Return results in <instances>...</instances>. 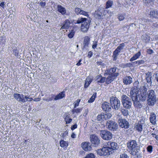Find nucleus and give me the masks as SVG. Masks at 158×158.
<instances>
[{
  "mask_svg": "<svg viewBox=\"0 0 158 158\" xmlns=\"http://www.w3.org/2000/svg\"><path fill=\"white\" fill-rule=\"evenodd\" d=\"M128 147L131 151V154L132 155H136L138 158H142V154L140 153L139 147L137 146L136 141L135 140H132L127 143Z\"/></svg>",
  "mask_w": 158,
  "mask_h": 158,
  "instance_id": "1",
  "label": "nucleus"
},
{
  "mask_svg": "<svg viewBox=\"0 0 158 158\" xmlns=\"http://www.w3.org/2000/svg\"><path fill=\"white\" fill-rule=\"evenodd\" d=\"M90 21L89 19L85 18H79L75 23L79 24L82 23L81 26V31L83 32L87 31L89 27Z\"/></svg>",
  "mask_w": 158,
  "mask_h": 158,
  "instance_id": "2",
  "label": "nucleus"
},
{
  "mask_svg": "<svg viewBox=\"0 0 158 158\" xmlns=\"http://www.w3.org/2000/svg\"><path fill=\"white\" fill-rule=\"evenodd\" d=\"M156 97L155 91L152 90H148L147 92V102L148 104L153 106L156 103Z\"/></svg>",
  "mask_w": 158,
  "mask_h": 158,
  "instance_id": "3",
  "label": "nucleus"
},
{
  "mask_svg": "<svg viewBox=\"0 0 158 158\" xmlns=\"http://www.w3.org/2000/svg\"><path fill=\"white\" fill-rule=\"evenodd\" d=\"M110 104L112 108L115 110H118L120 107V101L116 97H112L110 98Z\"/></svg>",
  "mask_w": 158,
  "mask_h": 158,
  "instance_id": "4",
  "label": "nucleus"
},
{
  "mask_svg": "<svg viewBox=\"0 0 158 158\" xmlns=\"http://www.w3.org/2000/svg\"><path fill=\"white\" fill-rule=\"evenodd\" d=\"M121 98L122 103L123 107L127 109L130 108L132 104L131 99L125 95H123Z\"/></svg>",
  "mask_w": 158,
  "mask_h": 158,
  "instance_id": "5",
  "label": "nucleus"
},
{
  "mask_svg": "<svg viewBox=\"0 0 158 158\" xmlns=\"http://www.w3.org/2000/svg\"><path fill=\"white\" fill-rule=\"evenodd\" d=\"M97 152L101 156L109 155L112 153L111 149L108 146H105L101 149H98Z\"/></svg>",
  "mask_w": 158,
  "mask_h": 158,
  "instance_id": "6",
  "label": "nucleus"
},
{
  "mask_svg": "<svg viewBox=\"0 0 158 158\" xmlns=\"http://www.w3.org/2000/svg\"><path fill=\"white\" fill-rule=\"evenodd\" d=\"M100 135L103 139L107 141L111 140L113 136L112 134L106 130L100 131Z\"/></svg>",
  "mask_w": 158,
  "mask_h": 158,
  "instance_id": "7",
  "label": "nucleus"
},
{
  "mask_svg": "<svg viewBox=\"0 0 158 158\" xmlns=\"http://www.w3.org/2000/svg\"><path fill=\"white\" fill-rule=\"evenodd\" d=\"M106 126L109 130L113 131H116L118 127L117 123L112 120L107 121L106 123Z\"/></svg>",
  "mask_w": 158,
  "mask_h": 158,
  "instance_id": "8",
  "label": "nucleus"
},
{
  "mask_svg": "<svg viewBox=\"0 0 158 158\" xmlns=\"http://www.w3.org/2000/svg\"><path fill=\"white\" fill-rule=\"evenodd\" d=\"M147 89L143 87V89H141L140 91H139L138 92V94L139 99L142 101H145L147 97Z\"/></svg>",
  "mask_w": 158,
  "mask_h": 158,
  "instance_id": "9",
  "label": "nucleus"
},
{
  "mask_svg": "<svg viewBox=\"0 0 158 158\" xmlns=\"http://www.w3.org/2000/svg\"><path fill=\"white\" fill-rule=\"evenodd\" d=\"M147 89L143 87V89H141L140 91H139L138 92V94L139 99L142 101H145L147 97Z\"/></svg>",
  "mask_w": 158,
  "mask_h": 158,
  "instance_id": "10",
  "label": "nucleus"
},
{
  "mask_svg": "<svg viewBox=\"0 0 158 158\" xmlns=\"http://www.w3.org/2000/svg\"><path fill=\"white\" fill-rule=\"evenodd\" d=\"M118 123L119 127L123 129H128L130 127L129 122L125 119H119L118 120Z\"/></svg>",
  "mask_w": 158,
  "mask_h": 158,
  "instance_id": "11",
  "label": "nucleus"
},
{
  "mask_svg": "<svg viewBox=\"0 0 158 158\" xmlns=\"http://www.w3.org/2000/svg\"><path fill=\"white\" fill-rule=\"evenodd\" d=\"M139 90L137 87H134L131 89L129 97L131 98L132 101L139 99L138 92Z\"/></svg>",
  "mask_w": 158,
  "mask_h": 158,
  "instance_id": "12",
  "label": "nucleus"
},
{
  "mask_svg": "<svg viewBox=\"0 0 158 158\" xmlns=\"http://www.w3.org/2000/svg\"><path fill=\"white\" fill-rule=\"evenodd\" d=\"M119 69L116 67L111 68L107 70V73L109 75H112L114 76V77H115L119 75Z\"/></svg>",
  "mask_w": 158,
  "mask_h": 158,
  "instance_id": "13",
  "label": "nucleus"
},
{
  "mask_svg": "<svg viewBox=\"0 0 158 158\" xmlns=\"http://www.w3.org/2000/svg\"><path fill=\"white\" fill-rule=\"evenodd\" d=\"M111 116V114L110 113H106V114L102 113L98 115L97 119L98 121L107 120L108 119L110 118Z\"/></svg>",
  "mask_w": 158,
  "mask_h": 158,
  "instance_id": "14",
  "label": "nucleus"
},
{
  "mask_svg": "<svg viewBox=\"0 0 158 158\" xmlns=\"http://www.w3.org/2000/svg\"><path fill=\"white\" fill-rule=\"evenodd\" d=\"M90 141L94 146H96L98 145L100 143V140L98 137L96 135H93L90 136Z\"/></svg>",
  "mask_w": 158,
  "mask_h": 158,
  "instance_id": "15",
  "label": "nucleus"
},
{
  "mask_svg": "<svg viewBox=\"0 0 158 158\" xmlns=\"http://www.w3.org/2000/svg\"><path fill=\"white\" fill-rule=\"evenodd\" d=\"M14 97L16 100L23 103L26 102L25 99L24 95L22 94H14L13 95Z\"/></svg>",
  "mask_w": 158,
  "mask_h": 158,
  "instance_id": "16",
  "label": "nucleus"
},
{
  "mask_svg": "<svg viewBox=\"0 0 158 158\" xmlns=\"http://www.w3.org/2000/svg\"><path fill=\"white\" fill-rule=\"evenodd\" d=\"M90 43V38L88 36H85L84 39L82 49L83 51H87L88 49V46Z\"/></svg>",
  "mask_w": 158,
  "mask_h": 158,
  "instance_id": "17",
  "label": "nucleus"
},
{
  "mask_svg": "<svg viewBox=\"0 0 158 158\" xmlns=\"http://www.w3.org/2000/svg\"><path fill=\"white\" fill-rule=\"evenodd\" d=\"M105 146H108L110 147V148L111 149V151L113 150H115L117 149L118 148V145L117 143L115 142H112L111 141H108L106 142L105 144Z\"/></svg>",
  "mask_w": 158,
  "mask_h": 158,
  "instance_id": "18",
  "label": "nucleus"
},
{
  "mask_svg": "<svg viewBox=\"0 0 158 158\" xmlns=\"http://www.w3.org/2000/svg\"><path fill=\"white\" fill-rule=\"evenodd\" d=\"M111 105L109 103L105 102L102 104V110L105 111H110L111 110Z\"/></svg>",
  "mask_w": 158,
  "mask_h": 158,
  "instance_id": "19",
  "label": "nucleus"
},
{
  "mask_svg": "<svg viewBox=\"0 0 158 158\" xmlns=\"http://www.w3.org/2000/svg\"><path fill=\"white\" fill-rule=\"evenodd\" d=\"M81 147L85 151H89L91 149L90 143L89 142H83L81 144Z\"/></svg>",
  "mask_w": 158,
  "mask_h": 158,
  "instance_id": "20",
  "label": "nucleus"
},
{
  "mask_svg": "<svg viewBox=\"0 0 158 158\" xmlns=\"http://www.w3.org/2000/svg\"><path fill=\"white\" fill-rule=\"evenodd\" d=\"M75 12L77 15L80 14L86 16H89L87 12L82 10L81 8H75Z\"/></svg>",
  "mask_w": 158,
  "mask_h": 158,
  "instance_id": "21",
  "label": "nucleus"
},
{
  "mask_svg": "<svg viewBox=\"0 0 158 158\" xmlns=\"http://www.w3.org/2000/svg\"><path fill=\"white\" fill-rule=\"evenodd\" d=\"M132 101L135 107L138 109L141 108L142 107L143 105L141 103V102H143L142 100L137 99Z\"/></svg>",
  "mask_w": 158,
  "mask_h": 158,
  "instance_id": "22",
  "label": "nucleus"
},
{
  "mask_svg": "<svg viewBox=\"0 0 158 158\" xmlns=\"http://www.w3.org/2000/svg\"><path fill=\"white\" fill-rule=\"evenodd\" d=\"M156 115L153 113H151L150 115V122L153 125L156 124Z\"/></svg>",
  "mask_w": 158,
  "mask_h": 158,
  "instance_id": "23",
  "label": "nucleus"
},
{
  "mask_svg": "<svg viewBox=\"0 0 158 158\" xmlns=\"http://www.w3.org/2000/svg\"><path fill=\"white\" fill-rule=\"evenodd\" d=\"M149 15L151 17L158 19V10L155 9L151 10Z\"/></svg>",
  "mask_w": 158,
  "mask_h": 158,
  "instance_id": "24",
  "label": "nucleus"
},
{
  "mask_svg": "<svg viewBox=\"0 0 158 158\" xmlns=\"http://www.w3.org/2000/svg\"><path fill=\"white\" fill-rule=\"evenodd\" d=\"M70 22L69 19L66 20L64 22L61 29H67L70 26Z\"/></svg>",
  "mask_w": 158,
  "mask_h": 158,
  "instance_id": "25",
  "label": "nucleus"
},
{
  "mask_svg": "<svg viewBox=\"0 0 158 158\" xmlns=\"http://www.w3.org/2000/svg\"><path fill=\"white\" fill-rule=\"evenodd\" d=\"M143 123L141 122V121L139 122L137 124L135 127V129L136 130L139 132H141L143 129Z\"/></svg>",
  "mask_w": 158,
  "mask_h": 158,
  "instance_id": "26",
  "label": "nucleus"
},
{
  "mask_svg": "<svg viewBox=\"0 0 158 158\" xmlns=\"http://www.w3.org/2000/svg\"><path fill=\"white\" fill-rule=\"evenodd\" d=\"M60 146L64 149H66L69 145V143L63 139L61 140L59 142Z\"/></svg>",
  "mask_w": 158,
  "mask_h": 158,
  "instance_id": "27",
  "label": "nucleus"
},
{
  "mask_svg": "<svg viewBox=\"0 0 158 158\" xmlns=\"http://www.w3.org/2000/svg\"><path fill=\"white\" fill-rule=\"evenodd\" d=\"M146 81L147 82L150 84L152 83L151 80L152 73L151 72H148L146 73Z\"/></svg>",
  "mask_w": 158,
  "mask_h": 158,
  "instance_id": "28",
  "label": "nucleus"
},
{
  "mask_svg": "<svg viewBox=\"0 0 158 158\" xmlns=\"http://www.w3.org/2000/svg\"><path fill=\"white\" fill-rule=\"evenodd\" d=\"M57 11L62 15H64L66 13V10L60 5H58L57 6Z\"/></svg>",
  "mask_w": 158,
  "mask_h": 158,
  "instance_id": "29",
  "label": "nucleus"
},
{
  "mask_svg": "<svg viewBox=\"0 0 158 158\" xmlns=\"http://www.w3.org/2000/svg\"><path fill=\"white\" fill-rule=\"evenodd\" d=\"M65 96V92L63 91L58 94L56 95L54 99V100H56L61 99Z\"/></svg>",
  "mask_w": 158,
  "mask_h": 158,
  "instance_id": "30",
  "label": "nucleus"
},
{
  "mask_svg": "<svg viewBox=\"0 0 158 158\" xmlns=\"http://www.w3.org/2000/svg\"><path fill=\"white\" fill-rule=\"evenodd\" d=\"M132 78L131 77H125L123 79V82L125 85L130 84L132 83Z\"/></svg>",
  "mask_w": 158,
  "mask_h": 158,
  "instance_id": "31",
  "label": "nucleus"
},
{
  "mask_svg": "<svg viewBox=\"0 0 158 158\" xmlns=\"http://www.w3.org/2000/svg\"><path fill=\"white\" fill-rule=\"evenodd\" d=\"M106 80L105 77H103L101 76L98 75L96 77V80H97L98 83L99 84V83H102L104 82Z\"/></svg>",
  "mask_w": 158,
  "mask_h": 158,
  "instance_id": "32",
  "label": "nucleus"
},
{
  "mask_svg": "<svg viewBox=\"0 0 158 158\" xmlns=\"http://www.w3.org/2000/svg\"><path fill=\"white\" fill-rule=\"evenodd\" d=\"M116 77H114V76L110 75H109L106 79L105 81L106 84H109L112 82L114 79Z\"/></svg>",
  "mask_w": 158,
  "mask_h": 158,
  "instance_id": "33",
  "label": "nucleus"
},
{
  "mask_svg": "<svg viewBox=\"0 0 158 158\" xmlns=\"http://www.w3.org/2000/svg\"><path fill=\"white\" fill-rule=\"evenodd\" d=\"M141 55V52L140 51L138 52L137 53L134 55L130 60V61L132 62L135 60L139 58Z\"/></svg>",
  "mask_w": 158,
  "mask_h": 158,
  "instance_id": "34",
  "label": "nucleus"
},
{
  "mask_svg": "<svg viewBox=\"0 0 158 158\" xmlns=\"http://www.w3.org/2000/svg\"><path fill=\"white\" fill-rule=\"evenodd\" d=\"M92 78L90 77H87L86 78L85 81V88L88 87L92 81Z\"/></svg>",
  "mask_w": 158,
  "mask_h": 158,
  "instance_id": "35",
  "label": "nucleus"
},
{
  "mask_svg": "<svg viewBox=\"0 0 158 158\" xmlns=\"http://www.w3.org/2000/svg\"><path fill=\"white\" fill-rule=\"evenodd\" d=\"M94 16L96 18L101 19L102 16V13L100 10H97L95 11Z\"/></svg>",
  "mask_w": 158,
  "mask_h": 158,
  "instance_id": "36",
  "label": "nucleus"
},
{
  "mask_svg": "<svg viewBox=\"0 0 158 158\" xmlns=\"http://www.w3.org/2000/svg\"><path fill=\"white\" fill-rule=\"evenodd\" d=\"M119 52L118 51H116L115 50L113 52L112 55L113 60L115 61L117 60Z\"/></svg>",
  "mask_w": 158,
  "mask_h": 158,
  "instance_id": "37",
  "label": "nucleus"
},
{
  "mask_svg": "<svg viewBox=\"0 0 158 158\" xmlns=\"http://www.w3.org/2000/svg\"><path fill=\"white\" fill-rule=\"evenodd\" d=\"M144 21L146 22L147 23H149L150 25H151L152 27H156L158 26V24H157L156 23L152 22L151 20L144 19Z\"/></svg>",
  "mask_w": 158,
  "mask_h": 158,
  "instance_id": "38",
  "label": "nucleus"
},
{
  "mask_svg": "<svg viewBox=\"0 0 158 158\" xmlns=\"http://www.w3.org/2000/svg\"><path fill=\"white\" fill-rule=\"evenodd\" d=\"M125 45L124 43H123L120 44L119 46H118L117 48L115 49L116 50V51H118L119 52H120V51L123 49V47L125 46Z\"/></svg>",
  "mask_w": 158,
  "mask_h": 158,
  "instance_id": "39",
  "label": "nucleus"
},
{
  "mask_svg": "<svg viewBox=\"0 0 158 158\" xmlns=\"http://www.w3.org/2000/svg\"><path fill=\"white\" fill-rule=\"evenodd\" d=\"M113 4V2L112 1L108 0L106 3V9L111 7Z\"/></svg>",
  "mask_w": 158,
  "mask_h": 158,
  "instance_id": "40",
  "label": "nucleus"
},
{
  "mask_svg": "<svg viewBox=\"0 0 158 158\" xmlns=\"http://www.w3.org/2000/svg\"><path fill=\"white\" fill-rule=\"evenodd\" d=\"M96 93H95L93 94L92 96L89 98L88 101L89 103H92L95 100L96 97Z\"/></svg>",
  "mask_w": 158,
  "mask_h": 158,
  "instance_id": "41",
  "label": "nucleus"
},
{
  "mask_svg": "<svg viewBox=\"0 0 158 158\" xmlns=\"http://www.w3.org/2000/svg\"><path fill=\"white\" fill-rule=\"evenodd\" d=\"M64 119L66 122V124L70 123L72 121V119L71 118H69V116L68 115L66 116Z\"/></svg>",
  "mask_w": 158,
  "mask_h": 158,
  "instance_id": "42",
  "label": "nucleus"
},
{
  "mask_svg": "<svg viewBox=\"0 0 158 158\" xmlns=\"http://www.w3.org/2000/svg\"><path fill=\"white\" fill-rule=\"evenodd\" d=\"M121 112L122 114L125 116H127L129 114L128 110L126 109H122Z\"/></svg>",
  "mask_w": 158,
  "mask_h": 158,
  "instance_id": "43",
  "label": "nucleus"
},
{
  "mask_svg": "<svg viewBox=\"0 0 158 158\" xmlns=\"http://www.w3.org/2000/svg\"><path fill=\"white\" fill-rule=\"evenodd\" d=\"M83 158H95V156L94 154L90 153L87 154Z\"/></svg>",
  "mask_w": 158,
  "mask_h": 158,
  "instance_id": "44",
  "label": "nucleus"
},
{
  "mask_svg": "<svg viewBox=\"0 0 158 158\" xmlns=\"http://www.w3.org/2000/svg\"><path fill=\"white\" fill-rule=\"evenodd\" d=\"M118 18L120 21L123 20L125 18V15L122 14L118 15Z\"/></svg>",
  "mask_w": 158,
  "mask_h": 158,
  "instance_id": "45",
  "label": "nucleus"
},
{
  "mask_svg": "<svg viewBox=\"0 0 158 158\" xmlns=\"http://www.w3.org/2000/svg\"><path fill=\"white\" fill-rule=\"evenodd\" d=\"M147 151L148 152H149L150 153H151L152 152V149H153L152 146L151 145L148 146L147 148Z\"/></svg>",
  "mask_w": 158,
  "mask_h": 158,
  "instance_id": "46",
  "label": "nucleus"
},
{
  "mask_svg": "<svg viewBox=\"0 0 158 158\" xmlns=\"http://www.w3.org/2000/svg\"><path fill=\"white\" fill-rule=\"evenodd\" d=\"M131 66H133L132 62L126 63L123 65L124 68H127L128 67H130Z\"/></svg>",
  "mask_w": 158,
  "mask_h": 158,
  "instance_id": "47",
  "label": "nucleus"
},
{
  "mask_svg": "<svg viewBox=\"0 0 158 158\" xmlns=\"http://www.w3.org/2000/svg\"><path fill=\"white\" fill-rule=\"evenodd\" d=\"M74 34L75 32L72 31L71 32L69 33L68 34V36L69 38H72L74 36Z\"/></svg>",
  "mask_w": 158,
  "mask_h": 158,
  "instance_id": "48",
  "label": "nucleus"
},
{
  "mask_svg": "<svg viewBox=\"0 0 158 158\" xmlns=\"http://www.w3.org/2000/svg\"><path fill=\"white\" fill-rule=\"evenodd\" d=\"M25 99L26 102L27 101H28L29 102H31L33 100L32 98H30L29 96H25Z\"/></svg>",
  "mask_w": 158,
  "mask_h": 158,
  "instance_id": "49",
  "label": "nucleus"
},
{
  "mask_svg": "<svg viewBox=\"0 0 158 158\" xmlns=\"http://www.w3.org/2000/svg\"><path fill=\"white\" fill-rule=\"evenodd\" d=\"M12 52L13 53L15 56H18L19 54V51H18L16 48L13 49Z\"/></svg>",
  "mask_w": 158,
  "mask_h": 158,
  "instance_id": "50",
  "label": "nucleus"
},
{
  "mask_svg": "<svg viewBox=\"0 0 158 158\" xmlns=\"http://www.w3.org/2000/svg\"><path fill=\"white\" fill-rule=\"evenodd\" d=\"M119 158H129V156L126 153H123L120 154Z\"/></svg>",
  "mask_w": 158,
  "mask_h": 158,
  "instance_id": "51",
  "label": "nucleus"
},
{
  "mask_svg": "<svg viewBox=\"0 0 158 158\" xmlns=\"http://www.w3.org/2000/svg\"><path fill=\"white\" fill-rule=\"evenodd\" d=\"M80 101V100L77 99L76 101L74 102V108H76L77 106H78L79 105V103Z\"/></svg>",
  "mask_w": 158,
  "mask_h": 158,
  "instance_id": "52",
  "label": "nucleus"
},
{
  "mask_svg": "<svg viewBox=\"0 0 158 158\" xmlns=\"http://www.w3.org/2000/svg\"><path fill=\"white\" fill-rule=\"evenodd\" d=\"M68 134V132L67 131H64L63 133H61L60 135L61 137H64V136L67 135Z\"/></svg>",
  "mask_w": 158,
  "mask_h": 158,
  "instance_id": "53",
  "label": "nucleus"
},
{
  "mask_svg": "<svg viewBox=\"0 0 158 158\" xmlns=\"http://www.w3.org/2000/svg\"><path fill=\"white\" fill-rule=\"evenodd\" d=\"M133 66H137L139 65L138 61H135L132 62Z\"/></svg>",
  "mask_w": 158,
  "mask_h": 158,
  "instance_id": "54",
  "label": "nucleus"
},
{
  "mask_svg": "<svg viewBox=\"0 0 158 158\" xmlns=\"http://www.w3.org/2000/svg\"><path fill=\"white\" fill-rule=\"evenodd\" d=\"M153 0H143V2L145 4H149L153 1Z\"/></svg>",
  "mask_w": 158,
  "mask_h": 158,
  "instance_id": "55",
  "label": "nucleus"
},
{
  "mask_svg": "<svg viewBox=\"0 0 158 158\" xmlns=\"http://www.w3.org/2000/svg\"><path fill=\"white\" fill-rule=\"evenodd\" d=\"M77 127V125L75 124L73 125L71 127V129L72 130H73L75 129Z\"/></svg>",
  "mask_w": 158,
  "mask_h": 158,
  "instance_id": "56",
  "label": "nucleus"
},
{
  "mask_svg": "<svg viewBox=\"0 0 158 158\" xmlns=\"http://www.w3.org/2000/svg\"><path fill=\"white\" fill-rule=\"evenodd\" d=\"M97 42H95L94 44L92 46V48L93 49H95L97 47Z\"/></svg>",
  "mask_w": 158,
  "mask_h": 158,
  "instance_id": "57",
  "label": "nucleus"
},
{
  "mask_svg": "<svg viewBox=\"0 0 158 158\" xmlns=\"http://www.w3.org/2000/svg\"><path fill=\"white\" fill-rule=\"evenodd\" d=\"M138 61L139 65H140L141 64H143L145 62L144 60H139Z\"/></svg>",
  "mask_w": 158,
  "mask_h": 158,
  "instance_id": "58",
  "label": "nucleus"
},
{
  "mask_svg": "<svg viewBox=\"0 0 158 158\" xmlns=\"http://www.w3.org/2000/svg\"><path fill=\"white\" fill-rule=\"evenodd\" d=\"M81 110L82 108H77L76 109V113H79L81 112Z\"/></svg>",
  "mask_w": 158,
  "mask_h": 158,
  "instance_id": "59",
  "label": "nucleus"
},
{
  "mask_svg": "<svg viewBox=\"0 0 158 158\" xmlns=\"http://www.w3.org/2000/svg\"><path fill=\"white\" fill-rule=\"evenodd\" d=\"M93 55V52L91 51H89L88 53V56L89 58H90Z\"/></svg>",
  "mask_w": 158,
  "mask_h": 158,
  "instance_id": "60",
  "label": "nucleus"
},
{
  "mask_svg": "<svg viewBox=\"0 0 158 158\" xmlns=\"http://www.w3.org/2000/svg\"><path fill=\"white\" fill-rule=\"evenodd\" d=\"M148 54H151L153 53L154 52L152 49H150L148 50Z\"/></svg>",
  "mask_w": 158,
  "mask_h": 158,
  "instance_id": "61",
  "label": "nucleus"
},
{
  "mask_svg": "<svg viewBox=\"0 0 158 158\" xmlns=\"http://www.w3.org/2000/svg\"><path fill=\"white\" fill-rule=\"evenodd\" d=\"M0 6L2 7L3 8H4V2H2L0 4Z\"/></svg>",
  "mask_w": 158,
  "mask_h": 158,
  "instance_id": "62",
  "label": "nucleus"
},
{
  "mask_svg": "<svg viewBox=\"0 0 158 158\" xmlns=\"http://www.w3.org/2000/svg\"><path fill=\"white\" fill-rule=\"evenodd\" d=\"M81 59L79 60L78 62L77 63L76 65L78 66H79L81 64Z\"/></svg>",
  "mask_w": 158,
  "mask_h": 158,
  "instance_id": "63",
  "label": "nucleus"
},
{
  "mask_svg": "<svg viewBox=\"0 0 158 158\" xmlns=\"http://www.w3.org/2000/svg\"><path fill=\"white\" fill-rule=\"evenodd\" d=\"M71 137L73 138H75L76 137V135L74 133H73L71 135Z\"/></svg>",
  "mask_w": 158,
  "mask_h": 158,
  "instance_id": "64",
  "label": "nucleus"
}]
</instances>
